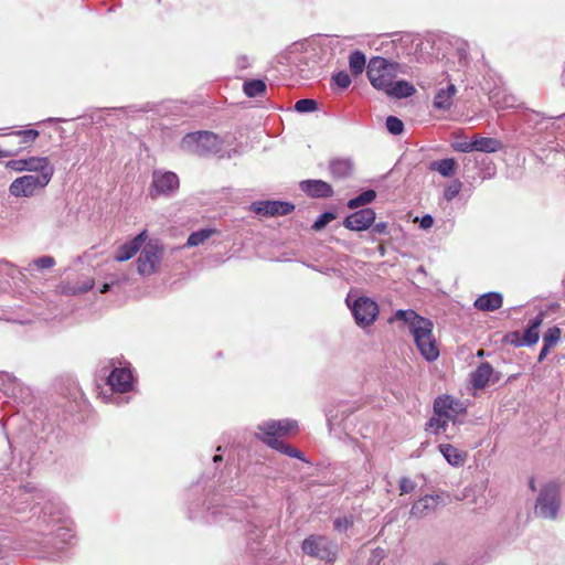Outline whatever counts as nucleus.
I'll use <instances>...</instances> for the list:
<instances>
[{
	"instance_id": "nucleus-12",
	"label": "nucleus",
	"mask_w": 565,
	"mask_h": 565,
	"mask_svg": "<svg viewBox=\"0 0 565 565\" xmlns=\"http://www.w3.org/2000/svg\"><path fill=\"white\" fill-rule=\"evenodd\" d=\"M375 221V212L371 207H365L348 215L343 222L344 226L351 231H364Z\"/></svg>"
},
{
	"instance_id": "nucleus-32",
	"label": "nucleus",
	"mask_w": 565,
	"mask_h": 565,
	"mask_svg": "<svg viewBox=\"0 0 565 565\" xmlns=\"http://www.w3.org/2000/svg\"><path fill=\"white\" fill-rule=\"evenodd\" d=\"M350 70L354 75L361 74L366 65L365 55L361 51H354L349 56Z\"/></svg>"
},
{
	"instance_id": "nucleus-47",
	"label": "nucleus",
	"mask_w": 565,
	"mask_h": 565,
	"mask_svg": "<svg viewBox=\"0 0 565 565\" xmlns=\"http://www.w3.org/2000/svg\"><path fill=\"white\" fill-rule=\"evenodd\" d=\"M372 232L380 235L388 234V224L386 222H379L373 225Z\"/></svg>"
},
{
	"instance_id": "nucleus-43",
	"label": "nucleus",
	"mask_w": 565,
	"mask_h": 565,
	"mask_svg": "<svg viewBox=\"0 0 565 565\" xmlns=\"http://www.w3.org/2000/svg\"><path fill=\"white\" fill-rule=\"evenodd\" d=\"M416 488V483L407 478V477H403L401 480H399V490H401V494H408V493H412Z\"/></svg>"
},
{
	"instance_id": "nucleus-23",
	"label": "nucleus",
	"mask_w": 565,
	"mask_h": 565,
	"mask_svg": "<svg viewBox=\"0 0 565 565\" xmlns=\"http://www.w3.org/2000/svg\"><path fill=\"white\" fill-rule=\"evenodd\" d=\"M502 295L500 292H487L481 295L475 301V307L481 311H494L502 306Z\"/></svg>"
},
{
	"instance_id": "nucleus-28",
	"label": "nucleus",
	"mask_w": 565,
	"mask_h": 565,
	"mask_svg": "<svg viewBox=\"0 0 565 565\" xmlns=\"http://www.w3.org/2000/svg\"><path fill=\"white\" fill-rule=\"evenodd\" d=\"M439 450L443 454L444 458L451 466L458 467L463 465L465 462V454L458 450L450 444H441L439 445Z\"/></svg>"
},
{
	"instance_id": "nucleus-54",
	"label": "nucleus",
	"mask_w": 565,
	"mask_h": 565,
	"mask_svg": "<svg viewBox=\"0 0 565 565\" xmlns=\"http://www.w3.org/2000/svg\"><path fill=\"white\" fill-rule=\"evenodd\" d=\"M530 487H531L532 490H535V486H534V481L533 480H531Z\"/></svg>"
},
{
	"instance_id": "nucleus-18",
	"label": "nucleus",
	"mask_w": 565,
	"mask_h": 565,
	"mask_svg": "<svg viewBox=\"0 0 565 565\" xmlns=\"http://www.w3.org/2000/svg\"><path fill=\"white\" fill-rule=\"evenodd\" d=\"M456 94L457 88L452 83H449L445 88H439L433 100L434 108L444 111L449 110L454 104Z\"/></svg>"
},
{
	"instance_id": "nucleus-13",
	"label": "nucleus",
	"mask_w": 565,
	"mask_h": 565,
	"mask_svg": "<svg viewBox=\"0 0 565 565\" xmlns=\"http://www.w3.org/2000/svg\"><path fill=\"white\" fill-rule=\"evenodd\" d=\"M252 209L259 215H287L294 211L295 205L284 201H259L254 202Z\"/></svg>"
},
{
	"instance_id": "nucleus-40",
	"label": "nucleus",
	"mask_w": 565,
	"mask_h": 565,
	"mask_svg": "<svg viewBox=\"0 0 565 565\" xmlns=\"http://www.w3.org/2000/svg\"><path fill=\"white\" fill-rule=\"evenodd\" d=\"M353 524H354V519L352 515L337 518L333 522L334 529L338 532H345L350 527H352Z\"/></svg>"
},
{
	"instance_id": "nucleus-11",
	"label": "nucleus",
	"mask_w": 565,
	"mask_h": 565,
	"mask_svg": "<svg viewBox=\"0 0 565 565\" xmlns=\"http://www.w3.org/2000/svg\"><path fill=\"white\" fill-rule=\"evenodd\" d=\"M0 390L9 397L25 401L29 397V388L12 374L0 373Z\"/></svg>"
},
{
	"instance_id": "nucleus-3",
	"label": "nucleus",
	"mask_w": 565,
	"mask_h": 565,
	"mask_svg": "<svg viewBox=\"0 0 565 565\" xmlns=\"http://www.w3.org/2000/svg\"><path fill=\"white\" fill-rule=\"evenodd\" d=\"M399 64L382 56H373L366 66L367 78L376 90L385 93L396 78Z\"/></svg>"
},
{
	"instance_id": "nucleus-2",
	"label": "nucleus",
	"mask_w": 565,
	"mask_h": 565,
	"mask_svg": "<svg viewBox=\"0 0 565 565\" xmlns=\"http://www.w3.org/2000/svg\"><path fill=\"white\" fill-rule=\"evenodd\" d=\"M297 422L292 419L268 420L262 425H258L257 428L260 434H258L257 437L269 447L278 450L284 455H287L288 457L305 460L300 450L292 446L286 445L278 439L279 437L286 436L287 434L297 430Z\"/></svg>"
},
{
	"instance_id": "nucleus-51",
	"label": "nucleus",
	"mask_w": 565,
	"mask_h": 565,
	"mask_svg": "<svg viewBox=\"0 0 565 565\" xmlns=\"http://www.w3.org/2000/svg\"><path fill=\"white\" fill-rule=\"evenodd\" d=\"M514 106V97L513 96H509L504 99V103L503 105L501 106L502 108H508V107H513Z\"/></svg>"
},
{
	"instance_id": "nucleus-24",
	"label": "nucleus",
	"mask_w": 565,
	"mask_h": 565,
	"mask_svg": "<svg viewBox=\"0 0 565 565\" xmlns=\"http://www.w3.org/2000/svg\"><path fill=\"white\" fill-rule=\"evenodd\" d=\"M329 170L334 179H345L353 172V162L350 159H332L329 163Z\"/></svg>"
},
{
	"instance_id": "nucleus-53",
	"label": "nucleus",
	"mask_w": 565,
	"mask_h": 565,
	"mask_svg": "<svg viewBox=\"0 0 565 565\" xmlns=\"http://www.w3.org/2000/svg\"><path fill=\"white\" fill-rule=\"evenodd\" d=\"M214 462H218L222 460V456L220 455H215L214 458H213Z\"/></svg>"
},
{
	"instance_id": "nucleus-20",
	"label": "nucleus",
	"mask_w": 565,
	"mask_h": 565,
	"mask_svg": "<svg viewBox=\"0 0 565 565\" xmlns=\"http://www.w3.org/2000/svg\"><path fill=\"white\" fill-rule=\"evenodd\" d=\"M439 499V495H425L420 498L413 504L411 515L415 518L426 516L437 508Z\"/></svg>"
},
{
	"instance_id": "nucleus-1",
	"label": "nucleus",
	"mask_w": 565,
	"mask_h": 565,
	"mask_svg": "<svg viewBox=\"0 0 565 565\" xmlns=\"http://www.w3.org/2000/svg\"><path fill=\"white\" fill-rule=\"evenodd\" d=\"M393 320H401L408 326L415 344L426 361L431 362L438 359L439 349L433 335L434 324L429 319L417 315L414 310L399 309L390 322Z\"/></svg>"
},
{
	"instance_id": "nucleus-21",
	"label": "nucleus",
	"mask_w": 565,
	"mask_h": 565,
	"mask_svg": "<svg viewBox=\"0 0 565 565\" xmlns=\"http://www.w3.org/2000/svg\"><path fill=\"white\" fill-rule=\"evenodd\" d=\"M416 89L413 84H411L407 81L401 79L396 81L394 79L390 87L385 90V94L388 97L401 99V98H407L415 94Z\"/></svg>"
},
{
	"instance_id": "nucleus-35",
	"label": "nucleus",
	"mask_w": 565,
	"mask_h": 565,
	"mask_svg": "<svg viewBox=\"0 0 565 565\" xmlns=\"http://www.w3.org/2000/svg\"><path fill=\"white\" fill-rule=\"evenodd\" d=\"M561 329L558 327L550 328L543 335V344L553 348L561 339Z\"/></svg>"
},
{
	"instance_id": "nucleus-42",
	"label": "nucleus",
	"mask_w": 565,
	"mask_h": 565,
	"mask_svg": "<svg viewBox=\"0 0 565 565\" xmlns=\"http://www.w3.org/2000/svg\"><path fill=\"white\" fill-rule=\"evenodd\" d=\"M332 81L335 83V85L342 89H345L350 86L351 84V77L350 75L344 72V71H341V72H338L337 74H334L332 76Z\"/></svg>"
},
{
	"instance_id": "nucleus-30",
	"label": "nucleus",
	"mask_w": 565,
	"mask_h": 565,
	"mask_svg": "<svg viewBox=\"0 0 565 565\" xmlns=\"http://www.w3.org/2000/svg\"><path fill=\"white\" fill-rule=\"evenodd\" d=\"M94 287L93 278H85L83 281L76 282L74 285L67 282L61 286V290L65 295H79L87 292Z\"/></svg>"
},
{
	"instance_id": "nucleus-46",
	"label": "nucleus",
	"mask_w": 565,
	"mask_h": 565,
	"mask_svg": "<svg viewBox=\"0 0 565 565\" xmlns=\"http://www.w3.org/2000/svg\"><path fill=\"white\" fill-rule=\"evenodd\" d=\"M7 168L15 171V172H22L24 171V159H13L7 162Z\"/></svg>"
},
{
	"instance_id": "nucleus-6",
	"label": "nucleus",
	"mask_w": 565,
	"mask_h": 565,
	"mask_svg": "<svg viewBox=\"0 0 565 565\" xmlns=\"http://www.w3.org/2000/svg\"><path fill=\"white\" fill-rule=\"evenodd\" d=\"M142 246L137 259V271L141 276H150L157 271L161 263L163 246L159 239H149Z\"/></svg>"
},
{
	"instance_id": "nucleus-44",
	"label": "nucleus",
	"mask_w": 565,
	"mask_h": 565,
	"mask_svg": "<svg viewBox=\"0 0 565 565\" xmlns=\"http://www.w3.org/2000/svg\"><path fill=\"white\" fill-rule=\"evenodd\" d=\"M452 148L459 152H471L475 151L473 139L471 141L462 140L452 143Z\"/></svg>"
},
{
	"instance_id": "nucleus-29",
	"label": "nucleus",
	"mask_w": 565,
	"mask_h": 565,
	"mask_svg": "<svg viewBox=\"0 0 565 565\" xmlns=\"http://www.w3.org/2000/svg\"><path fill=\"white\" fill-rule=\"evenodd\" d=\"M9 136L19 138V145L21 146L18 150L19 153L29 148L39 138L40 132L35 129H24L12 131Z\"/></svg>"
},
{
	"instance_id": "nucleus-48",
	"label": "nucleus",
	"mask_w": 565,
	"mask_h": 565,
	"mask_svg": "<svg viewBox=\"0 0 565 565\" xmlns=\"http://www.w3.org/2000/svg\"><path fill=\"white\" fill-rule=\"evenodd\" d=\"M434 224V218L431 215L426 214L420 218L419 225L422 228L427 230L430 228Z\"/></svg>"
},
{
	"instance_id": "nucleus-9",
	"label": "nucleus",
	"mask_w": 565,
	"mask_h": 565,
	"mask_svg": "<svg viewBox=\"0 0 565 565\" xmlns=\"http://www.w3.org/2000/svg\"><path fill=\"white\" fill-rule=\"evenodd\" d=\"M49 173L43 175L25 174L17 178L9 186L11 195L17 198H29L36 191L44 189L50 183Z\"/></svg>"
},
{
	"instance_id": "nucleus-36",
	"label": "nucleus",
	"mask_w": 565,
	"mask_h": 565,
	"mask_svg": "<svg viewBox=\"0 0 565 565\" xmlns=\"http://www.w3.org/2000/svg\"><path fill=\"white\" fill-rule=\"evenodd\" d=\"M452 420L451 418H447L445 416H434L428 422V427L434 430L435 434H439L440 431H445L448 425V422Z\"/></svg>"
},
{
	"instance_id": "nucleus-4",
	"label": "nucleus",
	"mask_w": 565,
	"mask_h": 565,
	"mask_svg": "<svg viewBox=\"0 0 565 565\" xmlns=\"http://www.w3.org/2000/svg\"><path fill=\"white\" fill-rule=\"evenodd\" d=\"M222 139L210 131L186 134L180 143L183 151L201 157L220 152L222 150Z\"/></svg>"
},
{
	"instance_id": "nucleus-5",
	"label": "nucleus",
	"mask_w": 565,
	"mask_h": 565,
	"mask_svg": "<svg viewBox=\"0 0 565 565\" xmlns=\"http://www.w3.org/2000/svg\"><path fill=\"white\" fill-rule=\"evenodd\" d=\"M301 550L303 554L327 563H333L338 555V544L319 534L307 536L301 543Z\"/></svg>"
},
{
	"instance_id": "nucleus-45",
	"label": "nucleus",
	"mask_w": 565,
	"mask_h": 565,
	"mask_svg": "<svg viewBox=\"0 0 565 565\" xmlns=\"http://www.w3.org/2000/svg\"><path fill=\"white\" fill-rule=\"evenodd\" d=\"M34 265L40 269H49L55 265V259L52 256H42L34 260Z\"/></svg>"
},
{
	"instance_id": "nucleus-7",
	"label": "nucleus",
	"mask_w": 565,
	"mask_h": 565,
	"mask_svg": "<svg viewBox=\"0 0 565 565\" xmlns=\"http://www.w3.org/2000/svg\"><path fill=\"white\" fill-rule=\"evenodd\" d=\"M345 302L351 309L354 321L359 327H370L379 316L377 303L369 297L362 296L351 301L350 296H348Z\"/></svg>"
},
{
	"instance_id": "nucleus-31",
	"label": "nucleus",
	"mask_w": 565,
	"mask_h": 565,
	"mask_svg": "<svg viewBox=\"0 0 565 565\" xmlns=\"http://www.w3.org/2000/svg\"><path fill=\"white\" fill-rule=\"evenodd\" d=\"M243 90L248 97L263 96L266 93V83L262 79H250L244 83Z\"/></svg>"
},
{
	"instance_id": "nucleus-14",
	"label": "nucleus",
	"mask_w": 565,
	"mask_h": 565,
	"mask_svg": "<svg viewBox=\"0 0 565 565\" xmlns=\"http://www.w3.org/2000/svg\"><path fill=\"white\" fill-rule=\"evenodd\" d=\"M107 383L113 391L126 393L132 385L131 371L126 367H115L107 376Z\"/></svg>"
},
{
	"instance_id": "nucleus-16",
	"label": "nucleus",
	"mask_w": 565,
	"mask_h": 565,
	"mask_svg": "<svg viewBox=\"0 0 565 565\" xmlns=\"http://www.w3.org/2000/svg\"><path fill=\"white\" fill-rule=\"evenodd\" d=\"M461 411V404L454 397L445 395L439 396L434 403V413L437 416H445L454 419L455 416Z\"/></svg>"
},
{
	"instance_id": "nucleus-55",
	"label": "nucleus",
	"mask_w": 565,
	"mask_h": 565,
	"mask_svg": "<svg viewBox=\"0 0 565 565\" xmlns=\"http://www.w3.org/2000/svg\"><path fill=\"white\" fill-rule=\"evenodd\" d=\"M436 565H446V564L440 562V563H437Z\"/></svg>"
},
{
	"instance_id": "nucleus-26",
	"label": "nucleus",
	"mask_w": 565,
	"mask_h": 565,
	"mask_svg": "<svg viewBox=\"0 0 565 565\" xmlns=\"http://www.w3.org/2000/svg\"><path fill=\"white\" fill-rule=\"evenodd\" d=\"M493 372L489 363H481L471 375V384L475 388H483L488 384Z\"/></svg>"
},
{
	"instance_id": "nucleus-41",
	"label": "nucleus",
	"mask_w": 565,
	"mask_h": 565,
	"mask_svg": "<svg viewBox=\"0 0 565 565\" xmlns=\"http://www.w3.org/2000/svg\"><path fill=\"white\" fill-rule=\"evenodd\" d=\"M335 218V215L332 212H324L312 224V230L320 231L327 226L332 220Z\"/></svg>"
},
{
	"instance_id": "nucleus-15",
	"label": "nucleus",
	"mask_w": 565,
	"mask_h": 565,
	"mask_svg": "<svg viewBox=\"0 0 565 565\" xmlns=\"http://www.w3.org/2000/svg\"><path fill=\"white\" fill-rule=\"evenodd\" d=\"M147 237L148 233L145 230L137 236H135L131 241L119 246L114 256L115 260L126 262L132 258L137 254V252L142 247V245L147 241Z\"/></svg>"
},
{
	"instance_id": "nucleus-10",
	"label": "nucleus",
	"mask_w": 565,
	"mask_h": 565,
	"mask_svg": "<svg viewBox=\"0 0 565 565\" xmlns=\"http://www.w3.org/2000/svg\"><path fill=\"white\" fill-rule=\"evenodd\" d=\"M179 188V178L174 172L156 170L152 173V183L150 188V196H168L175 192Z\"/></svg>"
},
{
	"instance_id": "nucleus-52",
	"label": "nucleus",
	"mask_w": 565,
	"mask_h": 565,
	"mask_svg": "<svg viewBox=\"0 0 565 565\" xmlns=\"http://www.w3.org/2000/svg\"><path fill=\"white\" fill-rule=\"evenodd\" d=\"M109 288H110L109 284H104L99 291H100V294H105L109 290Z\"/></svg>"
},
{
	"instance_id": "nucleus-22",
	"label": "nucleus",
	"mask_w": 565,
	"mask_h": 565,
	"mask_svg": "<svg viewBox=\"0 0 565 565\" xmlns=\"http://www.w3.org/2000/svg\"><path fill=\"white\" fill-rule=\"evenodd\" d=\"M543 322V313H539L533 318L529 327L525 329L522 339L516 342L518 345H533L540 339L539 328Z\"/></svg>"
},
{
	"instance_id": "nucleus-8",
	"label": "nucleus",
	"mask_w": 565,
	"mask_h": 565,
	"mask_svg": "<svg viewBox=\"0 0 565 565\" xmlns=\"http://www.w3.org/2000/svg\"><path fill=\"white\" fill-rule=\"evenodd\" d=\"M561 507L559 488L555 483H547L542 488L536 499L535 514L544 519H555Z\"/></svg>"
},
{
	"instance_id": "nucleus-38",
	"label": "nucleus",
	"mask_w": 565,
	"mask_h": 565,
	"mask_svg": "<svg viewBox=\"0 0 565 565\" xmlns=\"http://www.w3.org/2000/svg\"><path fill=\"white\" fill-rule=\"evenodd\" d=\"M462 183L459 180H454L444 190V198L446 201H452L461 191Z\"/></svg>"
},
{
	"instance_id": "nucleus-25",
	"label": "nucleus",
	"mask_w": 565,
	"mask_h": 565,
	"mask_svg": "<svg viewBox=\"0 0 565 565\" xmlns=\"http://www.w3.org/2000/svg\"><path fill=\"white\" fill-rule=\"evenodd\" d=\"M473 146H475V151H480V152H486V153L497 152L503 148V143L499 139L491 138V137H481V136L473 137Z\"/></svg>"
},
{
	"instance_id": "nucleus-37",
	"label": "nucleus",
	"mask_w": 565,
	"mask_h": 565,
	"mask_svg": "<svg viewBox=\"0 0 565 565\" xmlns=\"http://www.w3.org/2000/svg\"><path fill=\"white\" fill-rule=\"evenodd\" d=\"M318 109V103L315 99L303 98L295 104V110L298 113H311Z\"/></svg>"
},
{
	"instance_id": "nucleus-33",
	"label": "nucleus",
	"mask_w": 565,
	"mask_h": 565,
	"mask_svg": "<svg viewBox=\"0 0 565 565\" xmlns=\"http://www.w3.org/2000/svg\"><path fill=\"white\" fill-rule=\"evenodd\" d=\"M375 198H376V192L374 190L370 189V190L363 191L361 194L351 199L348 202V207L352 209V210L358 209L360 206L371 203L372 201H374Z\"/></svg>"
},
{
	"instance_id": "nucleus-19",
	"label": "nucleus",
	"mask_w": 565,
	"mask_h": 565,
	"mask_svg": "<svg viewBox=\"0 0 565 565\" xmlns=\"http://www.w3.org/2000/svg\"><path fill=\"white\" fill-rule=\"evenodd\" d=\"M24 171L39 172V175L49 173L50 180L54 174V167L47 157H30L24 159Z\"/></svg>"
},
{
	"instance_id": "nucleus-34",
	"label": "nucleus",
	"mask_w": 565,
	"mask_h": 565,
	"mask_svg": "<svg viewBox=\"0 0 565 565\" xmlns=\"http://www.w3.org/2000/svg\"><path fill=\"white\" fill-rule=\"evenodd\" d=\"M214 233V230L212 228H203L196 232H193L190 234L186 246L193 247L202 244L204 241L211 237V235Z\"/></svg>"
},
{
	"instance_id": "nucleus-39",
	"label": "nucleus",
	"mask_w": 565,
	"mask_h": 565,
	"mask_svg": "<svg viewBox=\"0 0 565 565\" xmlns=\"http://www.w3.org/2000/svg\"><path fill=\"white\" fill-rule=\"evenodd\" d=\"M386 128L392 135H399L403 132L404 124L399 118L388 116L386 118Z\"/></svg>"
},
{
	"instance_id": "nucleus-27",
	"label": "nucleus",
	"mask_w": 565,
	"mask_h": 565,
	"mask_svg": "<svg viewBox=\"0 0 565 565\" xmlns=\"http://www.w3.org/2000/svg\"><path fill=\"white\" fill-rule=\"evenodd\" d=\"M456 160L452 158H447L443 160L431 161L428 166L430 171H437L440 175L445 178L452 177L456 172Z\"/></svg>"
},
{
	"instance_id": "nucleus-50",
	"label": "nucleus",
	"mask_w": 565,
	"mask_h": 565,
	"mask_svg": "<svg viewBox=\"0 0 565 565\" xmlns=\"http://www.w3.org/2000/svg\"><path fill=\"white\" fill-rule=\"evenodd\" d=\"M551 349L552 348L543 344V347H542V349L540 351V354H539V362H542L546 358V355L548 354Z\"/></svg>"
},
{
	"instance_id": "nucleus-49",
	"label": "nucleus",
	"mask_w": 565,
	"mask_h": 565,
	"mask_svg": "<svg viewBox=\"0 0 565 565\" xmlns=\"http://www.w3.org/2000/svg\"><path fill=\"white\" fill-rule=\"evenodd\" d=\"M19 154V150H0V158L15 157Z\"/></svg>"
},
{
	"instance_id": "nucleus-17",
	"label": "nucleus",
	"mask_w": 565,
	"mask_h": 565,
	"mask_svg": "<svg viewBox=\"0 0 565 565\" xmlns=\"http://www.w3.org/2000/svg\"><path fill=\"white\" fill-rule=\"evenodd\" d=\"M300 189L311 198H330L333 194L332 186L322 180H305L300 182Z\"/></svg>"
}]
</instances>
